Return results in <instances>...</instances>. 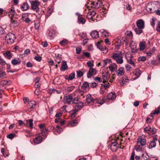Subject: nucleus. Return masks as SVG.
<instances>
[{
	"label": "nucleus",
	"mask_w": 160,
	"mask_h": 160,
	"mask_svg": "<svg viewBox=\"0 0 160 160\" xmlns=\"http://www.w3.org/2000/svg\"><path fill=\"white\" fill-rule=\"evenodd\" d=\"M36 102L34 101H32L29 102L27 104V107L29 109L33 108L35 106Z\"/></svg>",
	"instance_id": "aec40b11"
},
{
	"label": "nucleus",
	"mask_w": 160,
	"mask_h": 160,
	"mask_svg": "<svg viewBox=\"0 0 160 160\" xmlns=\"http://www.w3.org/2000/svg\"><path fill=\"white\" fill-rule=\"evenodd\" d=\"M33 120L32 119L27 120H26L27 123H26L27 124L26 127H28V124L30 128L31 129L32 128L33 125Z\"/></svg>",
	"instance_id": "c9c22d12"
},
{
	"label": "nucleus",
	"mask_w": 160,
	"mask_h": 160,
	"mask_svg": "<svg viewBox=\"0 0 160 160\" xmlns=\"http://www.w3.org/2000/svg\"><path fill=\"white\" fill-rule=\"evenodd\" d=\"M109 69L112 72H113L117 69V66L114 63H112L108 67Z\"/></svg>",
	"instance_id": "393cba45"
},
{
	"label": "nucleus",
	"mask_w": 160,
	"mask_h": 160,
	"mask_svg": "<svg viewBox=\"0 0 160 160\" xmlns=\"http://www.w3.org/2000/svg\"><path fill=\"white\" fill-rule=\"evenodd\" d=\"M90 35L93 38H98L99 37L98 32L96 30L92 31Z\"/></svg>",
	"instance_id": "bb28decb"
},
{
	"label": "nucleus",
	"mask_w": 160,
	"mask_h": 160,
	"mask_svg": "<svg viewBox=\"0 0 160 160\" xmlns=\"http://www.w3.org/2000/svg\"><path fill=\"white\" fill-rule=\"evenodd\" d=\"M75 77L74 73H72L70 74L68 76L67 75L65 76V78L66 79L68 80H73Z\"/></svg>",
	"instance_id": "a878e982"
},
{
	"label": "nucleus",
	"mask_w": 160,
	"mask_h": 160,
	"mask_svg": "<svg viewBox=\"0 0 160 160\" xmlns=\"http://www.w3.org/2000/svg\"><path fill=\"white\" fill-rule=\"evenodd\" d=\"M65 99L66 103L69 104H70L71 102H72L73 98L72 94H70L66 96Z\"/></svg>",
	"instance_id": "ddd939ff"
},
{
	"label": "nucleus",
	"mask_w": 160,
	"mask_h": 160,
	"mask_svg": "<svg viewBox=\"0 0 160 160\" xmlns=\"http://www.w3.org/2000/svg\"><path fill=\"white\" fill-rule=\"evenodd\" d=\"M41 134H42V135L43 137H44L45 138H46L47 137V136L48 135L47 132H41L40 133V135Z\"/></svg>",
	"instance_id": "338daca9"
},
{
	"label": "nucleus",
	"mask_w": 160,
	"mask_h": 160,
	"mask_svg": "<svg viewBox=\"0 0 160 160\" xmlns=\"http://www.w3.org/2000/svg\"><path fill=\"white\" fill-rule=\"evenodd\" d=\"M21 61L20 60H18L14 59L12 60L11 63L13 65H15L18 64H20L21 63Z\"/></svg>",
	"instance_id": "79ce46f5"
},
{
	"label": "nucleus",
	"mask_w": 160,
	"mask_h": 160,
	"mask_svg": "<svg viewBox=\"0 0 160 160\" xmlns=\"http://www.w3.org/2000/svg\"><path fill=\"white\" fill-rule=\"evenodd\" d=\"M59 43L62 46H64L68 44V41L66 39H64L60 41Z\"/></svg>",
	"instance_id": "ea45409f"
},
{
	"label": "nucleus",
	"mask_w": 160,
	"mask_h": 160,
	"mask_svg": "<svg viewBox=\"0 0 160 160\" xmlns=\"http://www.w3.org/2000/svg\"><path fill=\"white\" fill-rule=\"evenodd\" d=\"M160 112V105L152 113L153 114H158Z\"/></svg>",
	"instance_id": "49530a36"
},
{
	"label": "nucleus",
	"mask_w": 160,
	"mask_h": 160,
	"mask_svg": "<svg viewBox=\"0 0 160 160\" xmlns=\"http://www.w3.org/2000/svg\"><path fill=\"white\" fill-rule=\"evenodd\" d=\"M130 48H131V52L132 53L136 52H137V50L135 46L133 47L131 46Z\"/></svg>",
	"instance_id": "bf43d9fd"
},
{
	"label": "nucleus",
	"mask_w": 160,
	"mask_h": 160,
	"mask_svg": "<svg viewBox=\"0 0 160 160\" xmlns=\"http://www.w3.org/2000/svg\"><path fill=\"white\" fill-rule=\"evenodd\" d=\"M8 13V16L10 18H12L14 17L16 13V12L14 7H12L11 8Z\"/></svg>",
	"instance_id": "412c9836"
},
{
	"label": "nucleus",
	"mask_w": 160,
	"mask_h": 160,
	"mask_svg": "<svg viewBox=\"0 0 160 160\" xmlns=\"http://www.w3.org/2000/svg\"><path fill=\"white\" fill-rule=\"evenodd\" d=\"M11 23L13 24V26L14 27H16L19 25V23L17 22V20H15L14 19V18H11Z\"/></svg>",
	"instance_id": "4c0bfd02"
},
{
	"label": "nucleus",
	"mask_w": 160,
	"mask_h": 160,
	"mask_svg": "<svg viewBox=\"0 0 160 160\" xmlns=\"http://www.w3.org/2000/svg\"><path fill=\"white\" fill-rule=\"evenodd\" d=\"M91 7L95 8H98L102 5V2L98 0L91 2Z\"/></svg>",
	"instance_id": "423d86ee"
},
{
	"label": "nucleus",
	"mask_w": 160,
	"mask_h": 160,
	"mask_svg": "<svg viewBox=\"0 0 160 160\" xmlns=\"http://www.w3.org/2000/svg\"><path fill=\"white\" fill-rule=\"evenodd\" d=\"M44 126L45 125L42 124H40L39 125V127L41 129V131L42 132H47L48 131V130L47 129L44 128Z\"/></svg>",
	"instance_id": "58836bf2"
},
{
	"label": "nucleus",
	"mask_w": 160,
	"mask_h": 160,
	"mask_svg": "<svg viewBox=\"0 0 160 160\" xmlns=\"http://www.w3.org/2000/svg\"><path fill=\"white\" fill-rule=\"evenodd\" d=\"M157 141V138H154L152 140L150 141L149 142V145H148V148L150 149L153 148L155 147L156 146V142Z\"/></svg>",
	"instance_id": "6e6552de"
},
{
	"label": "nucleus",
	"mask_w": 160,
	"mask_h": 160,
	"mask_svg": "<svg viewBox=\"0 0 160 160\" xmlns=\"http://www.w3.org/2000/svg\"><path fill=\"white\" fill-rule=\"evenodd\" d=\"M86 101L88 103L94 102L96 101V102L101 105L104 103L105 102L104 99L98 100L97 99H93L90 94H88L86 96Z\"/></svg>",
	"instance_id": "f03ea898"
},
{
	"label": "nucleus",
	"mask_w": 160,
	"mask_h": 160,
	"mask_svg": "<svg viewBox=\"0 0 160 160\" xmlns=\"http://www.w3.org/2000/svg\"><path fill=\"white\" fill-rule=\"evenodd\" d=\"M137 142L139 143L142 146H144L146 143V139L145 138H142L141 136L139 137L137 139Z\"/></svg>",
	"instance_id": "9b49d317"
},
{
	"label": "nucleus",
	"mask_w": 160,
	"mask_h": 160,
	"mask_svg": "<svg viewBox=\"0 0 160 160\" xmlns=\"http://www.w3.org/2000/svg\"><path fill=\"white\" fill-rule=\"evenodd\" d=\"M146 60V57L144 56L140 57L138 58V60L139 61H145Z\"/></svg>",
	"instance_id": "69168bd1"
},
{
	"label": "nucleus",
	"mask_w": 160,
	"mask_h": 160,
	"mask_svg": "<svg viewBox=\"0 0 160 160\" xmlns=\"http://www.w3.org/2000/svg\"><path fill=\"white\" fill-rule=\"evenodd\" d=\"M157 2H152L148 3L146 7V10L148 12H155L158 8L157 4Z\"/></svg>",
	"instance_id": "f257e3e1"
},
{
	"label": "nucleus",
	"mask_w": 160,
	"mask_h": 160,
	"mask_svg": "<svg viewBox=\"0 0 160 160\" xmlns=\"http://www.w3.org/2000/svg\"><path fill=\"white\" fill-rule=\"evenodd\" d=\"M103 31L102 32V34L104 35V36L107 37L109 36V32L106 30L103 29Z\"/></svg>",
	"instance_id": "3c124183"
},
{
	"label": "nucleus",
	"mask_w": 160,
	"mask_h": 160,
	"mask_svg": "<svg viewBox=\"0 0 160 160\" xmlns=\"http://www.w3.org/2000/svg\"><path fill=\"white\" fill-rule=\"evenodd\" d=\"M74 88L75 87L73 86H71L66 88L65 90L67 92L69 93L72 91Z\"/></svg>",
	"instance_id": "a19ab883"
},
{
	"label": "nucleus",
	"mask_w": 160,
	"mask_h": 160,
	"mask_svg": "<svg viewBox=\"0 0 160 160\" xmlns=\"http://www.w3.org/2000/svg\"><path fill=\"white\" fill-rule=\"evenodd\" d=\"M40 78L38 77H37L34 80L35 83L34 86L35 88H39L41 85V82L40 81Z\"/></svg>",
	"instance_id": "2eb2a0df"
},
{
	"label": "nucleus",
	"mask_w": 160,
	"mask_h": 160,
	"mask_svg": "<svg viewBox=\"0 0 160 160\" xmlns=\"http://www.w3.org/2000/svg\"><path fill=\"white\" fill-rule=\"evenodd\" d=\"M62 66L60 68L61 71H65L68 68V66L66 61H62L61 63Z\"/></svg>",
	"instance_id": "6ab92c4d"
},
{
	"label": "nucleus",
	"mask_w": 160,
	"mask_h": 160,
	"mask_svg": "<svg viewBox=\"0 0 160 160\" xmlns=\"http://www.w3.org/2000/svg\"><path fill=\"white\" fill-rule=\"evenodd\" d=\"M111 62L110 59H107L104 60L102 61V65L103 67H105L107 65L108 63Z\"/></svg>",
	"instance_id": "c03bdc74"
},
{
	"label": "nucleus",
	"mask_w": 160,
	"mask_h": 160,
	"mask_svg": "<svg viewBox=\"0 0 160 160\" xmlns=\"http://www.w3.org/2000/svg\"><path fill=\"white\" fill-rule=\"evenodd\" d=\"M133 29L136 34L138 35L143 32L142 29L143 28H139L138 27L135 28V27Z\"/></svg>",
	"instance_id": "c756f323"
},
{
	"label": "nucleus",
	"mask_w": 160,
	"mask_h": 160,
	"mask_svg": "<svg viewBox=\"0 0 160 160\" xmlns=\"http://www.w3.org/2000/svg\"><path fill=\"white\" fill-rule=\"evenodd\" d=\"M142 71L140 70L136 69L133 72V74L136 76V78H138L142 73Z\"/></svg>",
	"instance_id": "7c9ffc66"
},
{
	"label": "nucleus",
	"mask_w": 160,
	"mask_h": 160,
	"mask_svg": "<svg viewBox=\"0 0 160 160\" xmlns=\"http://www.w3.org/2000/svg\"><path fill=\"white\" fill-rule=\"evenodd\" d=\"M78 22L79 24H84L86 22L85 19L81 16L79 15L78 17Z\"/></svg>",
	"instance_id": "c85d7f7f"
},
{
	"label": "nucleus",
	"mask_w": 160,
	"mask_h": 160,
	"mask_svg": "<svg viewBox=\"0 0 160 160\" xmlns=\"http://www.w3.org/2000/svg\"><path fill=\"white\" fill-rule=\"evenodd\" d=\"M22 19L23 21L28 23L30 22L31 21L28 18V15L27 13H24L22 14Z\"/></svg>",
	"instance_id": "dca6fc26"
},
{
	"label": "nucleus",
	"mask_w": 160,
	"mask_h": 160,
	"mask_svg": "<svg viewBox=\"0 0 160 160\" xmlns=\"http://www.w3.org/2000/svg\"><path fill=\"white\" fill-rule=\"evenodd\" d=\"M117 46H120L122 44L124 43V42L123 41H121L120 39H118L117 41Z\"/></svg>",
	"instance_id": "4d7b16f0"
},
{
	"label": "nucleus",
	"mask_w": 160,
	"mask_h": 160,
	"mask_svg": "<svg viewBox=\"0 0 160 160\" xmlns=\"http://www.w3.org/2000/svg\"><path fill=\"white\" fill-rule=\"evenodd\" d=\"M31 9L38 13L39 11V6L40 2L38 0L30 1Z\"/></svg>",
	"instance_id": "7ed1b4c3"
},
{
	"label": "nucleus",
	"mask_w": 160,
	"mask_h": 160,
	"mask_svg": "<svg viewBox=\"0 0 160 160\" xmlns=\"http://www.w3.org/2000/svg\"><path fill=\"white\" fill-rule=\"evenodd\" d=\"M136 24L137 27L140 28H145V22L142 19L138 20L136 22Z\"/></svg>",
	"instance_id": "1a4fd4ad"
},
{
	"label": "nucleus",
	"mask_w": 160,
	"mask_h": 160,
	"mask_svg": "<svg viewBox=\"0 0 160 160\" xmlns=\"http://www.w3.org/2000/svg\"><path fill=\"white\" fill-rule=\"evenodd\" d=\"M134 156H135V152H133L131 153V157L130 158V160H134Z\"/></svg>",
	"instance_id": "774afa93"
},
{
	"label": "nucleus",
	"mask_w": 160,
	"mask_h": 160,
	"mask_svg": "<svg viewBox=\"0 0 160 160\" xmlns=\"http://www.w3.org/2000/svg\"><path fill=\"white\" fill-rule=\"evenodd\" d=\"M127 62L129 64H131L132 66H133L134 68L135 67V64L133 62L132 60L131 59H130L129 60H128Z\"/></svg>",
	"instance_id": "a18cd8bd"
},
{
	"label": "nucleus",
	"mask_w": 160,
	"mask_h": 160,
	"mask_svg": "<svg viewBox=\"0 0 160 160\" xmlns=\"http://www.w3.org/2000/svg\"><path fill=\"white\" fill-rule=\"evenodd\" d=\"M5 40L7 41L8 43L11 44L14 42L16 39L15 35L12 33H9L5 37Z\"/></svg>",
	"instance_id": "39448f33"
},
{
	"label": "nucleus",
	"mask_w": 160,
	"mask_h": 160,
	"mask_svg": "<svg viewBox=\"0 0 160 160\" xmlns=\"http://www.w3.org/2000/svg\"><path fill=\"white\" fill-rule=\"evenodd\" d=\"M146 46V42H141L139 45L140 50L141 51L145 49Z\"/></svg>",
	"instance_id": "f704fd0d"
},
{
	"label": "nucleus",
	"mask_w": 160,
	"mask_h": 160,
	"mask_svg": "<svg viewBox=\"0 0 160 160\" xmlns=\"http://www.w3.org/2000/svg\"><path fill=\"white\" fill-rule=\"evenodd\" d=\"M118 147V144L117 143V142H113L111 144V149L112 151L115 152L117 150Z\"/></svg>",
	"instance_id": "a211bd4d"
},
{
	"label": "nucleus",
	"mask_w": 160,
	"mask_h": 160,
	"mask_svg": "<svg viewBox=\"0 0 160 160\" xmlns=\"http://www.w3.org/2000/svg\"><path fill=\"white\" fill-rule=\"evenodd\" d=\"M56 56L55 58L54 59L55 61L57 62L58 63H59L61 62L62 58L61 57V55H60L59 54H55Z\"/></svg>",
	"instance_id": "2f4dec72"
},
{
	"label": "nucleus",
	"mask_w": 160,
	"mask_h": 160,
	"mask_svg": "<svg viewBox=\"0 0 160 160\" xmlns=\"http://www.w3.org/2000/svg\"><path fill=\"white\" fill-rule=\"evenodd\" d=\"M125 67L127 71H130L131 70L132 67L128 64H126Z\"/></svg>",
	"instance_id": "0e129e2a"
},
{
	"label": "nucleus",
	"mask_w": 160,
	"mask_h": 160,
	"mask_svg": "<svg viewBox=\"0 0 160 160\" xmlns=\"http://www.w3.org/2000/svg\"><path fill=\"white\" fill-rule=\"evenodd\" d=\"M82 88L83 89L85 90V91H88L89 90V84L88 82H84L82 86Z\"/></svg>",
	"instance_id": "cd10ccee"
},
{
	"label": "nucleus",
	"mask_w": 160,
	"mask_h": 160,
	"mask_svg": "<svg viewBox=\"0 0 160 160\" xmlns=\"http://www.w3.org/2000/svg\"><path fill=\"white\" fill-rule=\"evenodd\" d=\"M48 36L50 37L51 39H52L55 35V32L52 30L51 31H48Z\"/></svg>",
	"instance_id": "72a5a7b5"
},
{
	"label": "nucleus",
	"mask_w": 160,
	"mask_h": 160,
	"mask_svg": "<svg viewBox=\"0 0 160 160\" xmlns=\"http://www.w3.org/2000/svg\"><path fill=\"white\" fill-rule=\"evenodd\" d=\"M94 80L98 82H102V80L99 77H96L94 79Z\"/></svg>",
	"instance_id": "680f3d73"
},
{
	"label": "nucleus",
	"mask_w": 160,
	"mask_h": 160,
	"mask_svg": "<svg viewBox=\"0 0 160 160\" xmlns=\"http://www.w3.org/2000/svg\"><path fill=\"white\" fill-rule=\"evenodd\" d=\"M56 128H57L56 129V131L58 133H60L62 131V128H60L59 126H57Z\"/></svg>",
	"instance_id": "de8ad7c7"
},
{
	"label": "nucleus",
	"mask_w": 160,
	"mask_h": 160,
	"mask_svg": "<svg viewBox=\"0 0 160 160\" xmlns=\"http://www.w3.org/2000/svg\"><path fill=\"white\" fill-rule=\"evenodd\" d=\"M18 123L19 126H21L24 125V126H27V124L25 123L24 122L21 120H19L18 121Z\"/></svg>",
	"instance_id": "052dcab7"
},
{
	"label": "nucleus",
	"mask_w": 160,
	"mask_h": 160,
	"mask_svg": "<svg viewBox=\"0 0 160 160\" xmlns=\"http://www.w3.org/2000/svg\"><path fill=\"white\" fill-rule=\"evenodd\" d=\"M6 64L5 61L0 57V65L4 66Z\"/></svg>",
	"instance_id": "13d9d810"
},
{
	"label": "nucleus",
	"mask_w": 160,
	"mask_h": 160,
	"mask_svg": "<svg viewBox=\"0 0 160 160\" xmlns=\"http://www.w3.org/2000/svg\"><path fill=\"white\" fill-rule=\"evenodd\" d=\"M8 59H10L12 57L11 53L10 52H7L5 53Z\"/></svg>",
	"instance_id": "603ef678"
},
{
	"label": "nucleus",
	"mask_w": 160,
	"mask_h": 160,
	"mask_svg": "<svg viewBox=\"0 0 160 160\" xmlns=\"http://www.w3.org/2000/svg\"><path fill=\"white\" fill-rule=\"evenodd\" d=\"M110 74L108 72H105L102 73V79L103 80L102 81L103 83L107 82L110 78Z\"/></svg>",
	"instance_id": "9d476101"
},
{
	"label": "nucleus",
	"mask_w": 160,
	"mask_h": 160,
	"mask_svg": "<svg viewBox=\"0 0 160 160\" xmlns=\"http://www.w3.org/2000/svg\"><path fill=\"white\" fill-rule=\"evenodd\" d=\"M107 98L109 100H114L116 97V95L114 92H111L107 95Z\"/></svg>",
	"instance_id": "f8f14e48"
},
{
	"label": "nucleus",
	"mask_w": 160,
	"mask_h": 160,
	"mask_svg": "<svg viewBox=\"0 0 160 160\" xmlns=\"http://www.w3.org/2000/svg\"><path fill=\"white\" fill-rule=\"evenodd\" d=\"M96 14V12L94 11L89 12L87 13V17L88 19L93 18Z\"/></svg>",
	"instance_id": "4be33fe9"
},
{
	"label": "nucleus",
	"mask_w": 160,
	"mask_h": 160,
	"mask_svg": "<svg viewBox=\"0 0 160 160\" xmlns=\"http://www.w3.org/2000/svg\"><path fill=\"white\" fill-rule=\"evenodd\" d=\"M29 8V6L27 2H25L22 4L20 6L21 9L23 11L28 10Z\"/></svg>",
	"instance_id": "f3484780"
},
{
	"label": "nucleus",
	"mask_w": 160,
	"mask_h": 160,
	"mask_svg": "<svg viewBox=\"0 0 160 160\" xmlns=\"http://www.w3.org/2000/svg\"><path fill=\"white\" fill-rule=\"evenodd\" d=\"M97 71L95 68H91L89 69L87 74V77L88 78H91L97 74Z\"/></svg>",
	"instance_id": "0eeeda50"
},
{
	"label": "nucleus",
	"mask_w": 160,
	"mask_h": 160,
	"mask_svg": "<svg viewBox=\"0 0 160 160\" xmlns=\"http://www.w3.org/2000/svg\"><path fill=\"white\" fill-rule=\"evenodd\" d=\"M78 98L77 97H76L73 98L72 104H78Z\"/></svg>",
	"instance_id": "5fc2aeb1"
},
{
	"label": "nucleus",
	"mask_w": 160,
	"mask_h": 160,
	"mask_svg": "<svg viewBox=\"0 0 160 160\" xmlns=\"http://www.w3.org/2000/svg\"><path fill=\"white\" fill-rule=\"evenodd\" d=\"M149 157L147 153H144L142 154L141 157V160H147Z\"/></svg>",
	"instance_id": "e433bc0d"
},
{
	"label": "nucleus",
	"mask_w": 160,
	"mask_h": 160,
	"mask_svg": "<svg viewBox=\"0 0 160 160\" xmlns=\"http://www.w3.org/2000/svg\"><path fill=\"white\" fill-rule=\"evenodd\" d=\"M124 68L123 67L119 68L117 71V74L118 76H122L124 73Z\"/></svg>",
	"instance_id": "5701e85b"
},
{
	"label": "nucleus",
	"mask_w": 160,
	"mask_h": 160,
	"mask_svg": "<svg viewBox=\"0 0 160 160\" xmlns=\"http://www.w3.org/2000/svg\"><path fill=\"white\" fill-rule=\"evenodd\" d=\"M33 142L35 144H39L42 141V138L40 136L36 137L33 140Z\"/></svg>",
	"instance_id": "4468645a"
},
{
	"label": "nucleus",
	"mask_w": 160,
	"mask_h": 160,
	"mask_svg": "<svg viewBox=\"0 0 160 160\" xmlns=\"http://www.w3.org/2000/svg\"><path fill=\"white\" fill-rule=\"evenodd\" d=\"M122 55L121 53H114L112 55V58L116 60L118 64H122L123 61L122 59Z\"/></svg>",
	"instance_id": "20e7f679"
},
{
	"label": "nucleus",
	"mask_w": 160,
	"mask_h": 160,
	"mask_svg": "<svg viewBox=\"0 0 160 160\" xmlns=\"http://www.w3.org/2000/svg\"><path fill=\"white\" fill-rule=\"evenodd\" d=\"M77 74L78 77H81L83 75V73L80 70L77 71Z\"/></svg>",
	"instance_id": "09e8293b"
},
{
	"label": "nucleus",
	"mask_w": 160,
	"mask_h": 160,
	"mask_svg": "<svg viewBox=\"0 0 160 160\" xmlns=\"http://www.w3.org/2000/svg\"><path fill=\"white\" fill-rule=\"evenodd\" d=\"M78 123V121L77 119H75L69 123V125L70 126L74 127L76 126Z\"/></svg>",
	"instance_id": "473e14b6"
},
{
	"label": "nucleus",
	"mask_w": 160,
	"mask_h": 160,
	"mask_svg": "<svg viewBox=\"0 0 160 160\" xmlns=\"http://www.w3.org/2000/svg\"><path fill=\"white\" fill-rule=\"evenodd\" d=\"M92 62L90 61H88L87 62V65L88 67H90V68L93 66V61H92Z\"/></svg>",
	"instance_id": "864d4df0"
},
{
	"label": "nucleus",
	"mask_w": 160,
	"mask_h": 160,
	"mask_svg": "<svg viewBox=\"0 0 160 160\" xmlns=\"http://www.w3.org/2000/svg\"><path fill=\"white\" fill-rule=\"evenodd\" d=\"M15 136H16V135H15V134L14 133H11L8 134L7 136V137L8 138L12 139Z\"/></svg>",
	"instance_id": "8fccbe9b"
},
{
	"label": "nucleus",
	"mask_w": 160,
	"mask_h": 160,
	"mask_svg": "<svg viewBox=\"0 0 160 160\" xmlns=\"http://www.w3.org/2000/svg\"><path fill=\"white\" fill-rule=\"evenodd\" d=\"M150 132L152 134H154L156 132V129L155 128H151Z\"/></svg>",
	"instance_id": "e2e57ef3"
},
{
	"label": "nucleus",
	"mask_w": 160,
	"mask_h": 160,
	"mask_svg": "<svg viewBox=\"0 0 160 160\" xmlns=\"http://www.w3.org/2000/svg\"><path fill=\"white\" fill-rule=\"evenodd\" d=\"M129 81V79L126 76H123L122 79V82H120L121 85L124 86L126 83L128 82Z\"/></svg>",
	"instance_id": "b1692460"
},
{
	"label": "nucleus",
	"mask_w": 160,
	"mask_h": 160,
	"mask_svg": "<svg viewBox=\"0 0 160 160\" xmlns=\"http://www.w3.org/2000/svg\"><path fill=\"white\" fill-rule=\"evenodd\" d=\"M100 50L102 51L103 53L105 54H107L108 52V49L105 46H102Z\"/></svg>",
	"instance_id": "37998d69"
},
{
	"label": "nucleus",
	"mask_w": 160,
	"mask_h": 160,
	"mask_svg": "<svg viewBox=\"0 0 160 160\" xmlns=\"http://www.w3.org/2000/svg\"><path fill=\"white\" fill-rule=\"evenodd\" d=\"M77 104L75 105V108H78L79 109L81 108L83 105V103L80 102L79 104Z\"/></svg>",
	"instance_id": "6e6d98bb"
}]
</instances>
